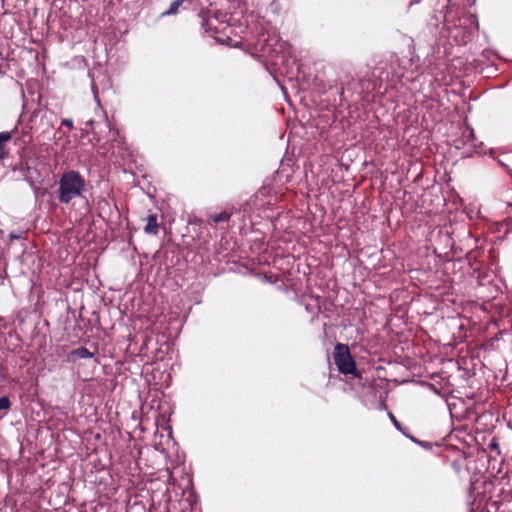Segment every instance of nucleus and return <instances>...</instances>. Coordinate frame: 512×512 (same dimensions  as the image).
<instances>
[{"instance_id": "nucleus-1", "label": "nucleus", "mask_w": 512, "mask_h": 512, "mask_svg": "<svg viewBox=\"0 0 512 512\" xmlns=\"http://www.w3.org/2000/svg\"><path fill=\"white\" fill-rule=\"evenodd\" d=\"M58 200L69 204L73 199L81 197L86 190V180L75 170L65 171L58 181Z\"/></svg>"}, {"instance_id": "nucleus-2", "label": "nucleus", "mask_w": 512, "mask_h": 512, "mask_svg": "<svg viewBox=\"0 0 512 512\" xmlns=\"http://www.w3.org/2000/svg\"><path fill=\"white\" fill-rule=\"evenodd\" d=\"M333 358L340 373L360 376L356 362L351 356L349 347L346 344L337 343L335 345Z\"/></svg>"}, {"instance_id": "nucleus-3", "label": "nucleus", "mask_w": 512, "mask_h": 512, "mask_svg": "<svg viewBox=\"0 0 512 512\" xmlns=\"http://www.w3.org/2000/svg\"><path fill=\"white\" fill-rule=\"evenodd\" d=\"M199 17L201 18V26L210 36L219 39L218 33L223 31L225 27H219V19L216 15H210L209 11L201 10L199 13Z\"/></svg>"}, {"instance_id": "nucleus-4", "label": "nucleus", "mask_w": 512, "mask_h": 512, "mask_svg": "<svg viewBox=\"0 0 512 512\" xmlns=\"http://www.w3.org/2000/svg\"><path fill=\"white\" fill-rule=\"evenodd\" d=\"M232 212L231 211H228V210H224L220 213H215V214H211L209 215V218L207 220V223L214 226V225H217L219 223H224V222H228L232 216Z\"/></svg>"}, {"instance_id": "nucleus-5", "label": "nucleus", "mask_w": 512, "mask_h": 512, "mask_svg": "<svg viewBox=\"0 0 512 512\" xmlns=\"http://www.w3.org/2000/svg\"><path fill=\"white\" fill-rule=\"evenodd\" d=\"M144 231L149 235H157L159 231L158 216L157 214H149Z\"/></svg>"}, {"instance_id": "nucleus-6", "label": "nucleus", "mask_w": 512, "mask_h": 512, "mask_svg": "<svg viewBox=\"0 0 512 512\" xmlns=\"http://www.w3.org/2000/svg\"><path fill=\"white\" fill-rule=\"evenodd\" d=\"M94 354L89 351L86 347H79L77 349L72 350L68 355L69 361H76L77 359L82 358H92Z\"/></svg>"}, {"instance_id": "nucleus-7", "label": "nucleus", "mask_w": 512, "mask_h": 512, "mask_svg": "<svg viewBox=\"0 0 512 512\" xmlns=\"http://www.w3.org/2000/svg\"><path fill=\"white\" fill-rule=\"evenodd\" d=\"M13 131L0 132V160L8 155L6 144L12 139Z\"/></svg>"}, {"instance_id": "nucleus-8", "label": "nucleus", "mask_w": 512, "mask_h": 512, "mask_svg": "<svg viewBox=\"0 0 512 512\" xmlns=\"http://www.w3.org/2000/svg\"><path fill=\"white\" fill-rule=\"evenodd\" d=\"M195 0H175L170 4L169 9L164 13L165 15L176 14L181 6L187 4L190 6Z\"/></svg>"}, {"instance_id": "nucleus-9", "label": "nucleus", "mask_w": 512, "mask_h": 512, "mask_svg": "<svg viewBox=\"0 0 512 512\" xmlns=\"http://www.w3.org/2000/svg\"><path fill=\"white\" fill-rule=\"evenodd\" d=\"M229 3L228 10L235 11L245 6V0H226Z\"/></svg>"}, {"instance_id": "nucleus-10", "label": "nucleus", "mask_w": 512, "mask_h": 512, "mask_svg": "<svg viewBox=\"0 0 512 512\" xmlns=\"http://www.w3.org/2000/svg\"><path fill=\"white\" fill-rule=\"evenodd\" d=\"M11 402L7 396L0 397V410H8Z\"/></svg>"}, {"instance_id": "nucleus-11", "label": "nucleus", "mask_w": 512, "mask_h": 512, "mask_svg": "<svg viewBox=\"0 0 512 512\" xmlns=\"http://www.w3.org/2000/svg\"><path fill=\"white\" fill-rule=\"evenodd\" d=\"M91 132H92V134H93V138L91 139V142H92L93 144H95V145H96V144H98V143H100V141H101V137L98 135V133H97V131H96V127H94V126H93V127H92V129H91Z\"/></svg>"}, {"instance_id": "nucleus-12", "label": "nucleus", "mask_w": 512, "mask_h": 512, "mask_svg": "<svg viewBox=\"0 0 512 512\" xmlns=\"http://www.w3.org/2000/svg\"><path fill=\"white\" fill-rule=\"evenodd\" d=\"M61 125L66 126L69 129L73 128V121L72 119H63L61 122Z\"/></svg>"}, {"instance_id": "nucleus-13", "label": "nucleus", "mask_w": 512, "mask_h": 512, "mask_svg": "<svg viewBox=\"0 0 512 512\" xmlns=\"http://www.w3.org/2000/svg\"><path fill=\"white\" fill-rule=\"evenodd\" d=\"M105 127L108 128L109 132L113 134V136H117L118 135V131L117 130H113L111 127H110V124L108 122L104 123Z\"/></svg>"}, {"instance_id": "nucleus-14", "label": "nucleus", "mask_w": 512, "mask_h": 512, "mask_svg": "<svg viewBox=\"0 0 512 512\" xmlns=\"http://www.w3.org/2000/svg\"><path fill=\"white\" fill-rule=\"evenodd\" d=\"M390 417H391V419H392L393 423L395 424V426H397V427H398V426H399V424H398V421L396 420V418L394 417V415L390 413Z\"/></svg>"}, {"instance_id": "nucleus-15", "label": "nucleus", "mask_w": 512, "mask_h": 512, "mask_svg": "<svg viewBox=\"0 0 512 512\" xmlns=\"http://www.w3.org/2000/svg\"><path fill=\"white\" fill-rule=\"evenodd\" d=\"M497 446H498V445H497L496 443H491V444H490V447H491V448H496Z\"/></svg>"}]
</instances>
